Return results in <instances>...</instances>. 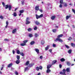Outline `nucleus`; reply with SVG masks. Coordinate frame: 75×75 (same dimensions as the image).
<instances>
[{"mask_svg": "<svg viewBox=\"0 0 75 75\" xmlns=\"http://www.w3.org/2000/svg\"><path fill=\"white\" fill-rule=\"evenodd\" d=\"M63 34H61L60 35H59L57 36V38H56V40H54V41L55 42H57V41H58L60 42H63V41L60 38H61V37H63Z\"/></svg>", "mask_w": 75, "mask_h": 75, "instance_id": "nucleus-1", "label": "nucleus"}, {"mask_svg": "<svg viewBox=\"0 0 75 75\" xmlns=\"http://www.w3.org/2000/svg\"><path fill=\"white\" fill-rule=\"evenodd\" d=\"M30 20V18H27L26 19V24H30V21H29Z\"/></svg>", "mask_w": 75, "mask_h": 75, "instance_id": "nucleus-2", "label": "nucleus"}, {"mask_svg": "<svg viewBox=\"0 0 75 75\" xmlns=\"http://www.w3.org/2000/svg\"><path fill=\"white\" fill-rule=\"evenodd\" d=\"M62 71H60V74L61 75H66V74H65V72H66V70H65L64 69H63V71H62Z\"/></svg>", "mask_w": 75, "mask_h": 75, "instance_id": "nucleus-3", "label": "nucleus"}, {"mask_svg": "<svg viewBox=\"0 0 75 75\" xmlns=\"http://www.w3.org/2000/svg\"><path fill=\"white\" fill-rule=\"evenodd\" d=\"M39 7H40V6L38 5L36 6H35V10H36V11H38V10H39L40 9H39Z\"/></svg>", "mask_w": 75, "mask_h": 75, "instance_id": "nucleus-4", "label": "nucleus"}, {"mask_svg": "<svg viewBox=\"0 0 75 75\" xmlns=\"http://www.w3.org/2000/svg\"><path fill=\"white\" fill-rule=\"evenodd\" d=\"M52 66V64H49L47 66V69H50V68H51V67Z\"/></svg>", "mask_w": 75, "mask_h": 75, "instance_id": "nucleus-5", "label": "nucleus"}, {"mask_svg": "<svg viewBox=\"0 0 75 75\" xmlns=\"http://www.w3.org/2000/svg\"><path fill=\"white\" fill-rule=\"evenodd\" d=\"M16 32H17V29L16 28L13 29V30L12 31L13 34H14V33H16Z\"/></svg>", "mask_w": 75, "mask_h": 75, "instance_id": "nucleus-6", "label": "nucleus"}, {"mask_svg": "<svg viewBox=\"0 0 75 75\" xmlns=\"http://www.w3.org/2000/svg\"><path fill=\"white\" fill-rule=\"evenodd\" d=\"M56 62H57V60H54L52 62V65H54V64H55Z\"/></svg>", "mask_w": 75, "mask_h": 75, "instance_id": "nucleus-7", "label": "nucleus"}, {"mask_svg": "<svg viewBox=\"0 0 75 75\" xmlns=\"http://www.w3.org/2000/svg\"><path fill=\"white\" fill-rule=\"evenodd\" d=\"M16 64H19V63H20V60H17L16 61Z\"/></svg>", "mask_w": 75, "mask_h": 75, "instance_id": "nucleus-8", "label": "nucleus"}, {"mask_svg": "<svg viewBox=\"0 0 75 75\" xmlns=\"http://www.w3.org/2000/svg\"><path fill=\"white\" fill-rule=\"evenodd\" d=\"M8 8L9 10V11H11V10L12 9V7L10 5H9V7Z\"/></svg>", "mask_w": 75, "mask_h": 75, "instance_id": "nucleus-9", "label": "nucleus"}, {"mask_svg": "<svg viewBox=\"0 0 75 75\" xmlns=\"http://www.w3.org/2000/svg\"><path fill=\"white\" fill-rule=\"evenodd\" d=\"M12 65H13V63H11V64L8 65V68H10V67H11Z\"/></svg>", "mask_w": 75, "mask_h": 75, "instance_id": "nucleus-10", "label": "nucleus"}, {"mask_svg": "<svg viewBox=\"0 0 75 75\" xmlns=\"http://www.w3.org/2000/svg\"><path fill=\"white\" fill-rule=\"evenodd\" d=\"M51 70L50 69H47L46 72L47 73H50V72H51Z\"/></svg>", "mask_w": 75, "mask_h": 75, "instance_id": "nucleus-11", "label": "nucleus"}, {"mask_svg": "<svg viewBox=\"0 0 75 75\" xmlns=\"http://www.w3.org/2000/svg\"><path fill=\"white\" fill-rule=\"evenodd\" d=\"M55 18V16H52L51 17V19L52 20H54Z\"/></svg>", "mask_w": 75, "mask_h": 75, "instance_id": "nucleus-12", "label": "nucleus"}, {"mask_svg": "<svg viewBox=\"0 0 75 75\" xmlns=\"http://www.w3.org/2000/svg\"><path fill=\"white\" fill-rule=\"evenodd\" d=\"M35 23L36 25H40V23H39V22H38V21H35Z\"/></svg>", "mask_w": 75, "mask_h": 75, "instance_id": "nucleus-13", "label": "nucleus"}, {"mask_svg": "<svg viewBox=\"0 0 75 75\" xmlns=\"http://www.w3.org/2000/svg\"><path fill=\"white\" fill-rule=\"evenodd\" d=\"M60 61L61 62H64L65 61V59L64 58H62L60 59Z\"/></svg>", "mask_w": 75, "mask_h": 75, "instance_id": "nucleus-14", "label": "nucleus"}, {"mask_svg": "<svg viewBox=\"0 0 75 75\" xmlns=\"http://www.w3.org/2000/svg\"><path fill=\"white\" fill-rule=\"evenodd\" d=\"M70 17H71L70 16H66V19L68 20V19H69V18Z\"/></svg>", "mask_w": 75, "mask_h": 75, "instance_id": "nucleus-15", "label": "nucleus"}, {"mask_svg": "<svg viewBox=\"0 0 75 75\" xmlns=\"http://www.w3.org/2000/svg\"><path fill=\"white\" fill-rule=\"evenodd\" d=\"M35 43V42L34 41H32L30 42V45H34Z\"/></svg>", "mask_w": 75, "mask_h": 75, "instance_id": "nucleus-16", "label": "nucleus"}, {"mask_svg": "<svg viewBox=\"0 0 75 75\" xmlns=\"http://www.w3.org/2000/svg\"><path fill=\"white\" fill-rule=\"evenodd\" d=\"M28 40H25L24 41H23V43H24V44H26V43H27V42H28Z\"/></svg>", "mask_w": 75, "mask_h": 75, "instance_id": "nucleus-17", "label": "nucleus"}, {"mask_svg": "<svg viewBox=\"0 0 75 75\" xmlns=\"http://www.w3.org/2000/svg\"><path fill=\"white\" fill-rule=\"evenodd\" d=\"M20 55H21L23 56V57H24V53L23 52H20Z\"/></svg>", "mask_w": 75, "mask_h": 75, "instance_id": "nucleus-18", "label": "nucleus"}, {"mask_svg": "<svg viewBox=\"0 0 75 75\" xmlns=\"http://www.w3.org/2000/svg\"><path fill=\"white\" fill-rule=\"evenodd\" d=\"M9 7V6H8V4H7L6 5H5V8L6 9H7L8 8V7Z\"/></svg>", "mask_w": 75, "mask_h": 75, "instance_id": "nucleus-19", "label": "nucleus"}, {"mask_svg": "<svg viewBox=\"0 0 75 75\" xmlns=\"http://www.w3.org/2000/svg\"><path fill=\"white\" fill-rule=\"evenodd\" d=\"M35 16H36V18L37 19H38V18H40V16H39L37 14H36Z\"/></svg>", "mask_w": 75, "mask_h": 75, "instance_id": "nucleus-20", "label": "nucleus"}, {"mask_svg": "<svg viewBox=\"0 0 75 75\" xmlns=\"http://www.w3.org/2000/svg\"><path fill=\"white\" fill-rule=\"evenodd\" d=\"M29 62H29V61H27L26 62V64H25V65H26V66L28 65L29 64Z\"/></svg>", "mask_w": 75, "mask_h": 75, "instance_id": "nucleus-21", "label": "nucleus"}, {"mask_svg": "<svg viewBox=\"0 0 75 75\" xmlns=\"http://www.w3.org/2000/svg\"><path fill=\"white\" fill-rule=\"evenodd\" d=\"M66 71H67V72H69V71H70V70H69V68H67L66 69Z\"/></svg>", "mask_w": 75, "mask_h": 75, "instance_id": "nucleus-22", "label": "nucleus"}, {"mask_svg": "<svg viewBox=\"0 0 75 75\" xmlns=\"http://www.w3.org/2000/svg\"><path fill=\"white\" fill-rule=\"evenodd\" d=\"M33 64H29V65L28 67H30V68H31V67H33Z\"/></svg>", "mask_w": 75, "mask_h": 75, "instance_id": "nucleus-23", "label": "nucleus"}, {"mask_svg": "<svg viewBox=\"0 0 75 75\" xmlns=\"http://www.w3.org/2000/svg\"><path fill=\"white\" fill-rule=\"evenodd\" d=\"M13 16L14 17H16L17 16V13L16 12H14L13 13Z\"/></svg>", "mask_w": 75, "mask_h": 75, "instance_id": "nucleus-24", "label": "nucleus"}, {"mask_svg": "<svg viewBox=\"0 0 75 75\" xmlns=\"http://www.w3.org/2000/svg\"><path fill=\"white\" fill-rule=\"evenodd\" d=\"M35 51L38 53H39V50L38 49H35Z\"/></svg>", "mask_w": 75, "mask_h": 75, "instance_id": "nucleus-25", "label": "nucleus"}, {"mask_svg": "<svg viewBox=\"0 0 75 75\" xmlns=\"http://www.w3.org/2000/svg\"><path fill=\"white\" fill-rule=\"evenodd\" d=\"M16 58L18 60H19V59H20V56L17 55L16 56Z\"/></svg>", "mask_w": 75, "mask_h": 75, "instance_id": "nucleus-26", "label": "nucleus"}, {"mask_svg": "<svg viewBox=\"0 0 75 75\" xmlns=\"http://www.w3.org/2000/svg\"><path fill=\"white\" fill-rule=\"evenodd\" d=\"M17 51V53L18 54H20V50H16Z\"/></svg>", "mask_w": 75, "mask_h": 75, "instance_id": "nucleus-27", "label": "nucleus"}, {"mask_svg": "<svg viewBox=\"0 0 75 75\" xmlns=\"http://www.w3.org/2000/svg\"><path fill=\"white\" fill-rule=\"evenodd\" d=\"M67 65H68V66H70V65H71V63H70V62H67Z\"/></svg>", "mask_w": 75, "mask_h": 75, "instance_id": "nucleus-28", "label": "nucleus"}, {"mask_svg": "<svg viewBox=\"0 0 75 75\" xmlns=\"http://www.w3.org/2000/svg\"><path fill=\"white\" fill-rule=\"evenodd\" d=\"M24 11L23 10H21L19 11V12L20 13H24Z\"/></svg>", "mask_w": 75, "mask_h": 75, "instance_id": "nucleus-29", "label": "nucleus"}, {"mask_svg": "<svg viewBox=\"0 0 75 75\" xmlns=\"http://www.w3.org/2000/svg\"><path fill=\"white\" fill-rule=\"evenodd\" d=\"M71 45L72 47H75V44L71 43Z\"/></svg>", "mask_w": 75, "mask_h": 75, "instance_id": "nucleus-30", "label": "nucleus"}, {"mask_svg": "<svg viewBox=\"0 0 75 75\" xmlns=\"http://www.w3.org/2000/svg\"><path fill=\"white\" fill-rule=\"evenodd\" d=\"M32 30V29L30 28H29L28 29V31L29 32H30Z\"/></svg>", "mask_w": 75, "mask_h": 75, "instance_id": "nucleus-31", "label": "nucleus"}, {"mask_svg": "<svg viewBox=\"0 0 75 75\" xmlns=\"http://www.w3.org/2000/svg\"><path fill=\"white\" fill-rule=\"evenodd\" d=\"M36 69L38 71H39V69H40V68L38 67H36Z\"/></svg>", "mask_w": 75, "mask_h": 75, "instance_id": "nucleus-32", "label": "nucleus"}, {"mask_svg": "<svg viewBox=\"0 0 75 75\" xmlns=\"http://www.w3.org/2000/svg\"><path fill=\"white\" fill-rule=\"evenodd\" d=\"M68 40L69 41H71L72 40V37H69Z\"/></svg>", "mask_w": 75, "mask_h": 75, "instance_id": "nucleus-33", "label": "nucleus"}, {"mask_svg": "<svg viewBox=\"0 0 75 75\" xmlns=\"http://www.w3.org/2000/svg\"><path fill=\"white\" fill-rule=\"evenodd\" d=\"M65 47H66L67 48V49L69 48V46H68V45H65Z\"/></svg>", "mask_w": 75, "mask_h": 75, "instance_id": "nucleus-34", "label": "nucleus"}, {"mask_svg": "<svg viewBox=\"0 0 75 75\" xmlns=\"http://www.w3.org/2000/svg\"><path fill=\"white\" fill-rule=\"evenodd\" d=\"M72 52V50H71L70 49L68 50V52L69 54H71Z\"/></svg>", "mask_w": 75, "mask_h": 75, "instance_id": "nucleus-35", "label": "nucleus"}, {"mask_svg": "<svg viewBox=\"0 0 75 75\" xmlns=\"http://www.w3.org/2000/svg\"><path fill=\"white\" fill-rule=\"evenodd\" d=\"M49 48V46L48 45L47 46V47H45V50H48V48Z\"/></svg>", "mask_w": 75, "mask_h": 75, "instance_id": "nucleus-36", "label": "nucleus"}, {"mask_svg": "<svg viewBox=\"0 0 75 75\" xmlns=\"http://www.w3.org/2000/svg\"><path fill=\"white\" fill-rule=\"evenodd\" d=\"M25 44L23 43H21V46H24V45H25Z\"/></svg>", "mask_w": 75, "mask_h": 75, "instance_id": "nucleus-37", "label": "nucleus"}, {"mask_svg": "<svg viewBox=\"0 0 75 75\" xmlns=\"http://www.w3.org/2000/svg\"><path fill=\"white\" fill-rule=\"evenodd\" d=\"M15 73L16 75H18V73L16 71H15Z\"/></svg>", "mask_w": 75, "mask_h": 75, "instance_id": "nucleus-38", "label": "nucleus"}, {"mask_svg": "<svg viewBox=\"0 0 75 75\" xmlns=\"http://www.w3.org/2000/svg\"><path fill=\"white\" fill-rule=\"evenodd\" d=\"M4 41H10V40L8 39H4Z\"/></svg>", "mask_w": 75, "mask_h": 75, "instance_id": "nucleus-39", "label": "nucleus"}, {"mask_svg": "<svg viewBox=\"0 0 75 75\" xmlns=\"http://www.w3.org/2000/svg\"><path fill=\"white\" fill-rule=\"evenodd\" d=\"M41 44L42 45L44 44V41L43 40H42L41 42Z\"/></svg>", "mask_w": 75, "mask_h": 75, "instance_id": "nucleus-40", "label": "nucleus"}, {"mask_svg": "<svg viewBox=\"0 0 75 75\" xmlns=\"http://www.w3.org/2000/svg\"><path fill=\"white\" fill-rule=\"evenodd\" d=\"M53 33H56V31H57V29H54L52 31Z\"/></svg>", "mask_w": 75, "mask_h": 75, "instance_id": "nucleus-41", "label": "nucleus"}, {"mask_svg": "<svg viewBox=\"0 0 75 75\" xmlns=\"http://www.w3.org/2000/svg\"><path fill=\"white\" fill-rule=\"evenodd\" d=\"M39 69H40L41 70H42V67L41 66H40L39 67Z\"/></svg>", "mask_w": 75, "mask_h": 75, "instance_id": "nucleus-42", "label": "nucleus"}, {"mask_svg": "<svg viewBox=\"0 0 75 75\" xmlns=\"http://www.w3.org/2000/svg\"><path fill=\"white\" fill-rule=\"evenodd\" d=\"M2 4L3 5V7H5V6H6V4H5L4 2H2Z\"/></svg>", "mask_w": 75, "mask_h": 75, "instance_id": "nucleus-43", "label": "nucleus"}, {"mask_svg": "<svg viewBox=\"0 0 75 75\" xmlns=\"http://www.w3.org/2000/svg\"><path fill=\"white\" fill-rule=\"evenodd\" d=\"M63 0H60V4H63Z\"/></svg>", "mask_w": 75, "mask_h": 75, "instance_id": "nucleus-44", "label": "nucleus"}, {"mask_svg": "<svg viewBox=\"0 0 75 75\" xmlns=\"http://www.w3.org/2000/svg\"><path fill=\"white\" fill-rule=\"evenodd\" d=\"M35 37H38V35L37 33L35 34Z\"/></svg>", "mask_w": 75, "mask_h": 75, "instance_id": "nucleus-45", "label": "nucleus"}, {"mask_svg": "<svg viewBox=\"0 0 75 75\" xmlns=\"http://www.w3.org/2000/svg\"><path fill=\"white\" fill-rule=\"evenodd\" d=\"M39 16L40 18H41V17H43V14H41L40 16Z\"/></svg>", "mask_w": 75, "mask_h": 75, "instance_id": "nucleus-46", "label": "nucleus"}, {"mask_svg": "<svg viewBox=\"0 0 75 75\" xmlns=\"http://www.w3.org/2000/svg\"><path fill=\"white\" fill-rule=\"evenodd\" d=\"M34 30H36L37 29V26H35V27L34 28Z\"/></svg>", "mask_w": 75, "mask_h": 75, "instance_id": "nucleus-47", "label": "nucleus"}, {"mask_svg": "<svg viewBox=\"0 0 75 75\" xmlns=\"http://www.w3.org/2000/svg\"><path fill=\"white\" fill-rule=\"evenodd\" d=\"M29 37H32L33 35H32V34H29Z\"/></svg>", "mask_w": 75, "mask_h": 75, "instance_id": "nucleus-48", "label": "nucleus"}, {"mask_svg": "<svg viewBox=\"0 0 75 75\" xmlns=\"http://www.w3.org/2000/svg\"><path fill=\"white\" fill-rule=\"evenodd\" d=\"M39 11H40V12H41V13H42V12H43V11H42V10L41 9H39Z\"/></svg>", "mask_w": 75, "mask_h": 75, "instance_id": "nucleus-49", "label": "nucleus"}, {"mask_svg": "<svg viewBox=\"0 0 75 75\" xmlns=\"http://www.w3.org/2000/svg\"><path fill=\"white\" fill-rule=\"evenodd\" d=\"M59 7L60 8H62V4H60L59 6Z\"/></svg>", "mask_w": 75, "mask_h": 75, "instance_id": "nucleus-50", "label": "nucleus"}, {"mask_svg": "<svg viewBox=\"0 0 75 75\" xmlns=\"http://www.w3.org/2000/svg\"><path fill=\"white\" fill-rule=\"evenodd\" d=\"M0 18H1V19H3V17L2 16L0 15Z\"/></svg>", "mask_w": 75, "mask_h": 75, "instance_id": "nucleus-51", "label": "nucleus"}, {"mask_svg": "<svg viewBox=\"0 0 75 75\" xmlns=\"http://www.w3.org/2000/svg\"><path fill=\"white\" fill-rule=\"evenodd\" d=\"M64 6L65 7H67V3H65L64 4Z\"/></svg>", "mask_w": 75, "mask_h": 75, "instance_id": "nucleus-52", "label": "nucleus"}, {"mask_svg": "<svg viewBox=\"0 0 75 75\" xmlns=\"http://www.w3.org/2000/svg\"><path fill=\"white\" fill-rule=\"evenodd\" d=\"M53 47H56V45L54 44H53Z\"/></svg>", "mask_w": 75, "mask_h": 75, "instance_id": "nucleus-53", "label": "nucleus"}, {"mask_svg": "<svg viewBox=\"0 0 75 75\" xmlns=\"http://www.w3.org/2000/svg\"><path fill=\"white\" fill-rule=\"evenodd\" d=\"M72 10L73 12L74 13V14H75V10H74V9H72Z\"/></svg>", "mask_w": 75, "mask_h": 75, "instance_id": "nucleus-54", "label": "nucleus"}, {"mask_svg": "<svg viewBox=\"0 0 75 75\" xmlns=\"http://www.w3.org/2000/svg\"><path fill=\"white\" fill-rule=\"evenodd\" d=\"M12 52L13 54H15V51L14 50H13Z\"/></svg>", "mask_w": 75, "mask_h": 75, "instance_id": "nucleus-55", "label": "nucleus"}, {"mask_svg": "<svg viewBox=\"0 0 75 75\" xmlns=\"http://www.w3.org/2000/svg\"><path fill=\"white\" fill-rule=\"evenodd\" d=\"M22 3V4H24V1H22L21 2Z\"/></svg>", "mask_w": 75, "mask_h": 75, "instance_id": "nucleus-56", "label": "nucleus"}, {"mask_svg": "<svg viewBox=\"0 0 75 75\" xmlns=\"http://www.w3.org/2000/svg\"><path fill=\"white\" fill-rule=\"evenodd\" d=\"M59 68H62V65L61 64H59Z\"/></svg>", "mask_w": 75, "mask_h": 75, "instance_id": "nucleus-57", "label": "nucleus"}, {"mask_svg": "<svg viewBox=\"0 0 75 75\" xmlns=\"http://www.w3.org/2000/svg\"><path fill=\"white\" fill-rule=\"evenodd\" d=\"M6 25H8V21H6Z\"/></svg>", "mask_w": 75, "mask_h": 75, "instance_id": "nucleus-58", "label": "nucleus"}, {"mask_svg": "<svg viewBox=\"0 0 75 75\" xmlns=\"http://www.w3.org/2000/svg\"><path fill=\"white\" fill-rule=\"evenodd\" d=\"M43 58V57H42V56H41L40 57V59H42V58Z\"/></svg>", "mask_w": 75, "mask_h": 75, "instance_id": "nucleus-59", "label": "nucleus"}, {"mask_svg": "<svg viewBox=\"0 0 75 75\" xmlns=\"http://www.w3.org/2000/svg\"><path fill=\"white\" fill-rule=\"evenodd\" d=\"M49 51L50 52H52V49L49 50Z\"/></svg>", "mask_w": 75, "mask_h": 75, "instance_id": "nucleus-60", "label": "nucleus"}, {"mask_svg": "<svg viewBox=\"0 0 75 75\" xmlns=\"http://www.w3.org/2000/svg\"><path fill=\"white\" fill-rule=\"evenodd\" d=\"M8 26V25H6L5 26L6 28H7Z\"/></svg>", "mask_w": 75, "mask_h": 75, "instance_id": "nucleus-61", "label": "nucleus"}, {"mask_svg": "<svg viewBox=\"0 0 75 75\" xmlns=\"http://www.w3.org/2000/svg\"><path fill=\"white\" fill-rule=\"evenodd\" d=\"M3 67H2V68H1V71H2V70H3Z\"/></svg>", "mask_w": 75, "mask_h": 75, "instance_id": "nucleus-62", "label": "nucleus"}, {"mask_svg": "<svg viewBox=\"0 0 75 75\" xmlns=\"http://www.w3.org/2000/svg\"><path fill=\"white\" fill-rule=\"evenodd\" d=\"M72 26H73V28H75V26L74 25H72Z\"/></svg>", "mask_w": 75, "mask_h": 75, "instance_id": "nucleus-63", "label": "nucleus"}, {"mask_svg": "<svg viewBox=\"0 0 75 75\" xmlns=\"http://www.w3.org/2000/svg\"><path fill=\"white\" fill-rule=\"evenodd\" d=\"M40 75V72L38 74V75Z\"/></svg>", "mask_w": 75, "mask_h": 75, "instance_id": "nucleus-64", "label": "nucleus"}]
</instances>
